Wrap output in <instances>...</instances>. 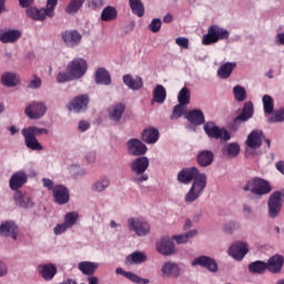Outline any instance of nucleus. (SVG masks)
I'll return each instance as SVG.
<instances>
[{
	"label": "nucleus",
	"instance_id": "6",
	"mask_svg": "<svg viewBox=\"0 0 284 284\" xmlns=\"http://www.w3.org/2000/svg\"><path fill=\"white\" fill-rule=\"evenodd\" d=\"M283 194L281 191H275L270 195L268 205V216L270 219H276L283 210Z\"/></svg>",
	"mask_w": 284,
	"mask_h": 284
},
{
	"label": "nucleus",
	"instance_id": "36",
	"mask_svg": "<svg viewBox=\"0 0 284 284\" xmlns=\"http://www.w3.org/2000/svg\"><path fill=\"white\" fill-rule=\"evenodd\" d=\"M116 17H119V12L116 11V8L112 6H108L102 10L101 21H105V22L115 21Z\"/></svg>",
	"mask_w": 284,
	"mask_h": 284
},
{
	"label": "nucleus",
	"instance_id": "13",
	"mask_svg": "<svg viewBox=\"0 0 284 284\" xmlns=\"http://www.w3.org/2000/svg\"><path fill=\"white\" fill-rule=\"evenodd\" d=\"M193 267L196 265H200V267H204L209 272H212L215 274V272H219V264L216 263V260L201 255L199 257H195L192 262Z\"/></svg>",
	"mask_w": 284,
	"mask_h": 284
},
{
	"label": "nucleus",
	"instance_id": "10",
	"mask_svg": "<svg viewBox=\"0 0 284 284\" xmlns=\"http://www.w3.org/2000/svg\"><path fill=\"white\" fill-rule=\"evenodd\" d=\"M88 105H90V95L88 94H80L73 98V100L69 103L68 108L70 112H85L88 110Z\"/></svg>",
	"mask_w": 284,
	"mask_h": 284
},
{
	"label": "nucleus",
	"instance_id": "3",
	"mask_svg": "<svg viewBox=\"0 0 284 284\" xmlns=\"http://www.w3.org/2000/svg\"><path fill=\"white\" fill-rule=\"evenodd\" d=\"M59 0H47V7L42 9L29 8L27 9V16L33 21H45V17L52 19L54 17V8H57Z\"/></svg>",
	"mask_w": 284,
	"mask_h": 284
},
{
	"label": "nucleus",
	"instance_id": "23",
	"mask_svg": "<svg viewBox=\"0 0 284 284\" xmlns=\"http://www.w3.org/2000/svg\"><path fill=\"white\" fill-rule=\"evenodd\" d=\"M284 257L282 255H273L266 263V270L272 274H278L283 270Z\"/></svg>",
	"mask_w": 284,
	"mask_h": 284
},
{
	"label": "nucleus",
	"instance_id": "62",
	"mask_svg": "<svg viewBox=\"0 0 284 284\" xmlns=\"http://www.w3.org/2000/svg\"><path fill=\"white\" fill-rule=\"evenodd\" d=\"M243 212L247 219H251V216H254V212L252 211V207L247 204L243 205Z\"/></svg>",
	"mask_w": 284,
	"mask_h": 284
},
{
	"label": "nucleus",
	"instance_id": "57",
	"mask_svg": "<svg viewBox=\"0 0 284 284\" xmlns=\"http://www.w3.org/2000/svg\"><path fill=\"white\" fill-rule=\"evenodd\" d=\"M175 43L180 45V48H184L185 50L190 48V40L187 38H178L175 39Z\"/></svg>",
	"mask_w": 284,
	"mask_h": 284
},
{
	"label": "nucleus",
	"instance_id": "31",
	"mask_svg": "<svg viewBox=\"0 0 284 284\" xmlns=\"http://www.w3.org/2000/svg\"><path fill=\"white\" fill-rule=\"evenodd\" d=\"M142 141L152 145L159 141V130L155 128L144 129L142 132Z\"/></svg>",
	"mask_w": 284,
	"mask_h": 284
},
{
	"label": "nucleus",
	"instance_id": "5",
	"mask_svg": "<svg viewBox=\"0 0 284 284\" xmlns=\"http://www.w3.org/2000/svg\"><path fill=\"white\" fill-rule=\"evenodd\" d=\"M225 39H230V31L213 24L209 27L207 33L202 37V44L212 45V43H219V41H223Z\"/></svg>",
	"mask_w": 284,
	"mask_h": 284
},
{
	"label": "nucleus",
	"instance_id": "11",
	"mask_svg": "<svg viewBox=\"0 0 284 284\" xmlns=\"http://www.w3.org/2000/svg\"><path fill=\"white\" fill-rule=\"evenodd\" d=\"M48 112V106L43 102H31L24 110L29 119H41Z\"/></svg>",
	"mask_w": 284,
	"mask_h": 284
},
{
	"label": "nucleus",
	"instance_id": "45",
	"mask_svg": "<svg viewBox=\"0 0 284 284\" xmlns=\"http://www.w3.org/2000/svg\"><path fill=\"white\" fill-rule=\"evenodd\" d=\"M83 3H85V0H71L65 8L67 14H77V12L81 10Z\"/></svg>",
	"mask_w": 284,
	"mask_h": 284
},
{
	"label": "nucleus",
	"instance_id": "54",
	"mask_svg": "<svg viewBox=\"0 0 284 284\" xmlns=\"http://www.w3.org/2000/svg\"><path fill=\"white\" fill-rule=\"evenodd\" d=\"M163 26V21H161V19L159 18H154L151 23L149 24V30H151V32H161V27Z\"/></svg>",
	"mask_w": 284,
	"mask_h": 284
},
{
	"label": "nucleus",
	"instance_id": "33",
	"mask_svg": "<svg viewBox=\"0 0 284 284\" xmlns=\"http://www.w3.org/2000/svg\"><path fill=\"white\" fill-rule=\"evenodd\" d=\"M124 112H125V104L123 103L114 104L109 109V119H111V121L119 122L121 121V116H123Z\"/></svg>",
	"mask_w": 284,
	"mask_h": 284
},
{
	"label": "nucleus",
	"instance_id": "64",
	"mask_svg": "<svg viewBox=\"0 0 284 284\" xmlns=\"http://www.w3.org/2000/svg\"><path fill=\"white\" fill-rule=\"evenodd\" d=\"M87 282H88L89 284H99V277H97V276H94V275H88Z\"/></svg>",
	"mask_w": 284,
	"mask_h": 284
},
{
	"label": "nucleus",
	"instance_id": "63",
	"mask_svg": "<svg viewBox=\"0 0 284 284\" xmlns=\"http://www.w3.org/2000/svg\"><path fill=\"white\" fill-rule=\"evenodd\" d=\"M8 275V265L0 261V278Z\"/></svg>",
	"mask_w": 284,
	"mask_h": 284
},
{
	"label": "nucleus",
	"instance_id": "29",
	"mask_svg": "<svg viewBox=\"0 0 284 284\" xmlns=\"http://www.w3.org/2000/svg\"><path fill=\"white\" fill-rule=\"evenodd\" d=\"M78 270L84 274V276H94V272L99 270V263L94 262H80L78 264Z\"/></svg>",
	"mask_w": 284,
	"mask_h": 284
},
{
	"label": "nucleus",
	"instance_id": "32",
	"mask_svg": "<svg viewBox=\"0 0 284 284\" xmlns=\"http://www.w3.org/2000/svg\"><path fill=\"white\" fill-rule=\"evenodd\" d=\"M19 39H21V31L17 29L4 31L0 34L1 43H14Z\"/></svg>",
	"mask_w": 284,
	"mask_h": 284
},
{
	"label": "nucleus",
	"instance_id": "58",
	"mask_svg": "<svg viewBox=\"0 0 284 284\" xmlns=\"http://www.w3.org/2000/svg\"><path fill=\"white\" fill-rule=\"evenodd\" d=\"M67 230H69V226H67L64 223L63 224H58L54 229L53 232L57 236H59L60 234H63L67 232Z\"/></svg>",
	"mask_w": 284,
	"mask_h": 284
},
{
	"label": "nucleus",
	"instance_id": "15",
	"mask_svg": "<svg viewBox=\"0 0 284 284\" xmlns=\"http://www.w3.org/2000/svg\"><path fill=\"white\" fill-rule=\"evenodd\" d=\"M130 156H143L148 152V146L139 139H130L126 142Z\"/></svg>",
	"mask_w": 284,
	"mask_h": 284
},
{
	"label": "nucleus",
	"instance_id": "37",
	"mask_svg": "<svg viewBox=\"0 0 284 284\" xmlns=\"http://www.w3.org/2000/svg\"><path fill=\"white\" fill-rule=\"evenodd\" d=\"M129 6L135 17H144L145 7L143 6V2L141 0H129Z\"/></svg>",
	"mask_w": 284,
	"mask_h": 284
},
{
	"label": "nucleus",
	"instance_id": "49",
	"mask_svg": "<svg viewBox=\"0 0 284 284\" xmlns=\"http://www.w3.org/2000/svg\"><path fill=\"white\" fill-rule=\"evenodd\" d=\"M77 221H79V213L77 212H69L64 216V225L67 227H74L77 225Z\"/></svg>",
	"mask_w": 284,
	"mask_h": 284
},
{
	"label": "nucleus",
	"instance_id": "42",
	"mask_svg": "<svg viewBox=\"0 0 284 284\" xmlns=\"http://www.w3.org/2000/svg\"><path fill=\"white\" fill-rule=\"evenodd\" d=\"M267 270V264L263 261H255L248 264V272L251 274H264Z\"/></svg>",
	"mask_w": 284,
	"mask_h": 284
},
{
	"label": "nucleus",
	"instance_id": "35",
	"mask_svg": "<svg viewBox=\"0 0 284 284\" xmlns=\"http://www.w3.org/2000/svg\"><path fill=\"white\" fill-rule=\"evenodd\" d=\"M234 68H236V62H225L219 68L217 77H220V79H230L232 72H234Z\"/></svg>",
	"mask_w": 284,
	"mask_h": 284
},
{
	"label": "nucleus",
	"instance_id": "8",
	"mask_svg": "<svg viewBox=\"0 0 284 284\" xmlns=\"http://www.w3.org/2000/svg\"><path fill=\"white\" fill-rule=\"evenodd\" d=\"M67 70L77 79L85 75L88 72V61L83 58H74L67 67Z\"/></svg>",
	"mask_w": 284,
	"mask_h": 284
},
{
	"label": "nucleus",
	"instance_id": "16",
	"mask_svg": "<svg viewBox=\"0 0 284 284\" xmlns=\"http://www.w3.org/2000/svg\"><path fill=\"white\" fill-rule=\"evenodd\" d=\"M61 38L67 48H77L81 43V39H83L77 30H65L61 33Z\"/></svg>",
	"mask_w": 284,
	"mask_h": 284
},
{
	"label": "nucleus",
	"instance_id": "18",
	"mask_svg": "<svg viewBox=\"0 0 284 284\" xmlns=\"http://www.w3.org/2000/svg\"><path fill=\"white\" fill-rule=\"evenodd\" d=\"M263 131L261 130H254L252 131L245 141V144L251 149V150H258L261 145H263V139H264Z\"/></svg>",
	"mask_w": 284,
	"mask_h": 284
},
{
	"label": "nucleus",
	"instance_id": "17",
	"mask_svg": "<svg viewBox=\"0 0 284 284\" xmlns=\"http://www.w3.org/2000/svg\"><path fill=\"white\" fill-rule=\"evenodd\" d=\"M28 183V174L23 171H19L12 174V176L9 180V187L12 190V192H20L21 186Z\"/></svg>",
	"mask_w": 284,
	"mask_h": 284
},
{
	"label": "nucleus",
	"instance_id": "53",
	"mask_svg": "<svg viewBox=\"0 0 284 284\" xmlns=\"http://www.w3.org/2000/svg\"><path fill=\"white\" fill-rule=\"evenodd\" d=\"M24 131L29 132L33 136H41L43 134H48V129H41L39 126H29L26 128Z\"/></svg>",
	"mask_w": 284,
	"mask_h": 284
},
{
	"label": "nucleus",
	"instance_id": "43",
	"mask_svg": "<svg viewBox=\"0 0 284 284\" xmlns=\"http://www.w3.org/2000/svg\"><path fill=\"white\" fill-rule=\"evenodd\" d=\"M108 187H110V179L104 176L93 183L92 191L104 192V190H108Z\"/></svg>",
	"mask_w": 284,
	"mask_h": 284
},
{
	"label": "nucleus",
	"instance_id": "2",
	"mask_svg": "<svg viewBox=\"0 0 284 284\" xmlns=\"http://www.w3.org/2000/svg\"><path fill=\"white\" fill-rule=\"evenodd\" d=\"M130 168L131 172L135 174V176L133 178V183H144V181H148V179H150V176L145 174L148 168H150V160L148 159V156L136 158L131 162Z\"/></svg>",
	"mask_w": 284,
	"mask_h": 284
},
{
	"label": "nucleus",
	"instance_id": "39",
	"mask_svg": "<svg viewBox=\"0 0 284 284\" xmlns=\"http://www.w3.org/2000/svg\"><path fill=\"white\" fill-rule=\"evenodd\" d=\"M262 103L265 116L274 114V98L265 94L262 98Z\"/></svg>",
	"mask_w": 284,
	"mask_h": 284
},
{
	"label": "nucleus",
	"instance_id": "24",
	"mask_svg": "<svg viewBox=\"0 0 284 284\" xmlns=\"http://www.w3.org/2000/svg\"><path fill=\"white\" fill-rule=\"evenodd\" d=\"M38 272L44 281H52L57 276V266L54 264H41L38 266Z\"/></svg>",
	"mask_w": 284,
	"mask_h": 284
},
{
	"label": "nucleus",
	"instance_id": "4",
	"mask_svg": "<svg viewBox=\"0 0 284 284\" xmlns=\"http://www.w3.org/2000/svg\"><path fill=\"white\" fill-rule=\"evenodd\" d=\"M243 190L244 192H252L255 196H264V194H270V192H272V185H270L267 180L254 178L246 182Z\"/></svg>",
	"mask_w": 284,
	"mask_h": 284
},
{
	"label": "nucleus",
	"instance_id": "55",
	"mask_svg": "<svg viewBox=\"0 0 284 284\" xmlns=\"http://www.w3.org/2000/svg\"><path fill=\"white\" fill-rule=\"evenodd\" d=\"M183 116V104H176L173 108L171 119H181Z\"/></svg>",
	"mask_w": 284,
	"mask_h": 284
},
{
	"label": "nucleus",
	"instance_id": "7",
	"mask_svg": "<svg viewBox=\"0 0 284 284\" xmlns=\"http://www.w3.org/2000/svg\"><path fill=\"white\" fill-rule=\"evenodd\" d=\"M204 132L210 139H221L222 141H230L232 139L230 131L219 128L214 122H206L204 124Z\"/></svg>",
	"mask_w": 284,
	"mask_h": 284
},
{
	"label": "nucleus",
	"instance_id": "27",
	"mask_svg": "<svg viewBox=\"0 0 284 284\" xmlns=\"http://www.w3.org/2000/svg\"><path fill=\"white\" fill-rule=\"evenodd\" d=\"M116 274H120L121 276H124V278H128V281H131V283H136V284H149L150 280L148 278H142L141 276L132 273L124 271L122 267H118L115 270Z\"/></svg>",
	"mask_w": 284,
	"mask_h": 284
},
{
	"label": "nucleus",
	"instance_id": "22",
	"mask_svg": "<svg viewBox=\"0 0 284 284\" xmlns=\"http://www.w3.org/2000/svg\"><path fill=\"white\" fill-rule=\"evenodd\" d=\"M161 272L164 278H170V277L176 278L181 274V268L176 263L166 262L162 266Z\"/></svg>",
	"mask_w": 284,
	"mask_h": 284
},
{
	"label": "nucleus",
	"instance_id": "14",
	"mask_svg": "<svg viewBox=\"0 0 284 284\" xmlns=\"http://www.w3.org/2000/svg\"><path fill=\"white\" fill-rule=\"evenodd\" d=\"M52 196L58 205L70 203V190L63 184H58L53 187Z\"/></svg>",
	"mask_w": 284,
	"mask_h": 284
},
{
	"label": "nucleus",
	"instance_id": "40",
	"mask_svg": "<svg viewBox=\"0 0 284 284\" xmlns=\"http://www.w3.org/2000/svg\"><path fill=\"white\" fill-rule=\"evenodd\" d=\"M1 83L7 88H14L19 84V78L14 73L7 72L1 75Z\"/></svg>",
	"mask_w": 284,
	"mask_h": 284
},
{
	"label": "nucleus",
	"instance_id": "59",
	"mask_svg": "<svg viewBox=\"0 0 284 284\" xmlns=\"http://www.w3.org/2000/svg\"><path fill=\"white\" fill-rule=\"evenodd\" d=\"M28 88L34 90L41 88V80L39 77L34 75V79L30 81Z\"/></svg>",
	"mask_w": 284,
	"mask_h": 284
},
{
	"label": "nucleus",
	"instance_id": "1",
	"mask_svg": "<svg viewBox=\"0 0 284 284\" xmlns=\"http://www.w3.org/2000/svg\"><path fill=\"white\" fill-rule=\"evenodd\" d=\"M178 181L184 185H187L193 181L190 191L185 195L186 203H194V201L203 194V190L207 187V175H205V173H200L195 166L182 169L178 173Z\"/></svg>",
	"mask_w": 284,
	"mask_h": 284
},
{
	"label": "nucleus",
	"instance_id": "52",
	"mask_svg": "<svg viewBox=\"0 0 284 284\" xmlns=\"http://www.w3.org/2000/svg\"><path fill=\"white\" fill-rule=\"evenodd\" d=\"M247 252V250H229V256H232L235 261H243Z\"/></svg>",
	"mask_w": 284,
	"mask_h": 284
},
{
	"label": "nucleus",
	"instance_id": "46",
	"mask_svg": "<svg viewBox=\"0 0 284 284\" xmlns=\"http://www.w3.org/2000/svg\"><path fill=\"white\" fill-rule=\"evenodd\" d=\"M145 261H148V256L141 252H134L126 257V263L129 265H132V263H145Z\"/></svg>",
	"mask_w": 284,
	"mask_h": 284
},
{
	"label": "nucleus",
	"instance_id": "44",
	"mask_svg": "<svg viewBox=\"0 0 284 284\" xmlns=\"http://www.w3.org/2000/svg\"><path fill=\"white\" fill-rule=\"evenodd\" d=\"M156 250H174V240L168 236L161 237L156 242Z\"/></svg>",
	"mask_w": 284,
	"mask_h": 284
},
{
	"label": "nucleus",
	"instance_id": "38",
	"mask_svg": "<svg viewBox=\"0 0 284 284\" xmlns=\"http://www.w3.org/2000/svg\"><path fill=\"white\" fill-rule=\"evenodd\" d=\"M153 99L155 103H165V99H168L165 87L158 84L153 90Z\"/></svg>",
	"mask_w": 284,
	"mask_h": 284
},
{
	"label": "nucleus",
	"instance_id": "12",
	"mask_svg": "<svg viewBox=\"0 0 284 284\" xmlns=\"http://www.w3.org/2000/svg\"><path fill=\"white\" fill-rule=\"evenodd\" d=\"M0 236L17 241L19 236V226L13 221H6L0 225Z\"/></svg>",
	"mask_w": 284,
	"mask_h": 284
},
{
	"label": "nucleus",
	"instance_id": "48",
	"mask_svg": "<svg viewBox=\"0 0 284 284\" xmlns=\"http://www.w3.org/2000/svg\"><path fill=\"white\" fill-rule=\"evenodd\" d=\"M58 83H68V81H77V78L71 71H60L57 75Z\"/></svg>",
	"mask_w": 284,
	"mask_h": 284
},
{
	"label": "nucleus",
	"instance_id": "21",
	"mask_svg": "<svg viewBox=\"0 0 284 284\" xmlns=\"http://www.w3.org/2000/svg\"><path fill=\"white\" fill-rule=\"evenodd\" d=\"M13 201L17 203V205H19V207H24L26 210L34 206V201H32V197L21 191H17L13 194Z\"/></svg>",
	"mask_w": 284,
	"mask_h": 284
},
{
	"label": "nucleus",
	"instance_id": "56",
	"mask_svg": "<svg viewBox=\"0 0 284 284\" xmlns=\"http://www.w3.org/2000/svg\"><path fill=\"white\" fill-rule=\"evenodd\" d=\"M248 248H250V245L243 241H237L229 247V250H248Z\"/></svg>",
	"mask_w": 284,
	"mask_h": 284
},
{
	"label": "nucleus",
	"instance_id": "50",
	"mask_svg": "<svg viewBox=\"0 0 284 284\" xmlns=\"http://www.w3.org/2000/svg\"><path fill=\"white\" fill-rule=\"evenodd\" d=\"M284 122V108L273 111L272 115L267 119V123H283Z\"/></svg>",
	"mask_w": 284,
	"mask_h": 284
},
{
	"label": "nucleus",
	"instance_id": "20",
	"mask_svg": "<svg viewBox=\"0 0 284 284\" xmlns=\"http://www.w3.org/2000/svg\"><path fill=\"white\" fill-rule=\"evenodd\" d=\"M21 132H22V136L24 138V145L28 148V150H32L33 152L43 151V146L41 143H39V140L37 139V136L26 131V129H22Z\"/></svg>",
	"mask_w": 284,
	"mask_h": 284
},
{
	"label": "nucleus",
	"instance_id": "47",
	"mask_svg": "<svg viewBox=\"0 0 284 284\" xmlns=\"http://www.w3.org/2000/svg\"><path fill=\"white\" fill-rule=\"evenodd\" d=\"M190 89L187 88H182L181 91L178 94V101L180 105H190Z\"/></svg>",
	"mask_w": 284,
	"mask_h": 284
},
{
	"label": "nucleus",
	"instance_id": "34",
	"mask_svg": "<svg viewBox=\"0 0 284 284\" xmlns=\"http://www.w3.org/2000/svg\"><path fill=\"white\" fill-rule=\"evenodd\" d=\"M95 83L99 85H110L112 83L110 72L103 68H99L95 72Z\"/></svg>",
	"mask_w": 284,
	"mask_h": 284
},
{
	"label": "nucleus",
	"instance_id": "41",
	"mask_svg": "<svg viewBox=\"0 0 284 284\" xmlns=\"http://www.w3.org/2000/svg\"><path fill=\"white\" fill-rule=\"evenodd\" d=\"M196 234H199V231L192 230L185 234L173 235L172 239H173V241H175V243L178 245H183V244L187 243V241H190V239H194V236H196Z\"/></svg>",
	"mask_w": 284,
	"mask_h": 284
},
{
	"label": "nucleus",
	"instance_id": "30",
	"mask_svg": "<svg viewBox=\"0 0 284 284\" xmlns=\"http://www.w3.org/2000/svg\"><path fill=\"white\" fill-rule=\"evenodd\" d=\"M196 161L201 168H207L214 163V153L212 151H202L197 154Z\"/></svg>",
	"mask_w": 284,
	"mask_h": 284
},
{
	"label": "nucleus",
	"instance_id": "60",
	"mask_svg": "<svg viewBox=\"0 0 284 284\" xmlns=\"http://www.w3.org/2000/svg\"><path fill=\"white\" fill-rule=\"evenodd\" d=\"M42 185L43 187H47V190L52 191L54 190V182L48 178L42 179Z\"/></svg>",
	"mask_w": 284,
	"mask_h": 284
},
{
	"label": "nucleus",
	"instance_id": "28",
	"mask_svg": "<svg viewBox=\"0 0 284 284\" xmlns=\"http://www.w3.org/2000/svg\"><path fill=\"white\" fill-rule=\"evenodd\" d=\"M222 153L227 159H236L241 154V145L237 142H231L223 146Z\"/></svg>",
	"mask_w": 284,
	"mask_h": 284
},
{
	"label": "nucleus",
	"instance_id": "26",
	"mask_svg": "<svg viewBox=\"0 0 284 284\" xmlns=\"http://www.w3.org/2000/svg\"><path fill=\"white\" fill-rule=\"evenodd\" d=\"M185 119H187L192 125H203V123H205V114H203V111L199 109L189 111L185 115Z\"/></svg>",
	"mask_w": 284,
	"mask_h": 284
},
{
	"label": "nucleus",
	"instance_id": "51",
	"mask_svg": "<svg viewBox=\"0 0 284 284\" xmlns=\"http://www.w3.org/2000/svg\"><path fill=\"white\" fill-rule=\"evenodd\" d=\"M233 94L235 97V100L237 101H245V99H247V93L245 92V88L241 85H236L233 88Z\"/></svg>",
	"mask_w": 284,
	"mask_h": 284
},
{
	"label": "nucleus",
	"instance_id": "61",
	"mask_svg": "<svg viewBox=\"0 0 284 284\" xmlns=\"http://www.w3.org/2000/svg\"><path fill=\"white\" fill-rule=\"evenodd\" d=\"M224 230H225V232H229L230 234H232V232L236 230V223H234V222L226 223L224 225Z\"/></svg>",
	"mask_w": 284,
	"mask_h": 284
},
{
	"label": "nucleus",
	"instance_id": "19",
	"mask_svg": "<svg viewBox=\"0 0 284 284\" xmlns=\"http://www.w3.org/2000/svg\"><path fill=\"white\" fill-rule=\"evenodd\" d=\"M252 116H254V103L245 102L242 113L233 120V123H234V125H236V128H239V125H241V123H243L245 121H250V119H252Z\"/></svg>",
	"mask_w": 284,
	"mask_h": 284
},
{
	"label": "nucleus",
	"instance_id": "25",
	"mask_svg": "<svg viewBox=\"0 0 284 284\" xmlns=\"http://www.w3.org/2000/svg\"><path fill=\"white\" fill-rule=\"evenodd\" d=\"M122 80L129 90H141L143 88V78L139 75L133 78L132 74H125Z\"/></svg>",
	"mask_w": 284,
	"mask_h": 284
},
{
	"label": "nucleus",
	"instance_id": "9",
	"mask_svg": "<svg viewBox=\"0 0 284 284\" xmlns=\"http://www.w3.org/2000/svg\"><path fill=\"white\" fill-rule=\"evenodd\" d=\"M128 223L129 230H131V232H135L138 236H148V234H150V223L144 220L130 217Z\"/></svg>",
	"mask_w": 284,
	"mask_h": 284
}]
</instances>
